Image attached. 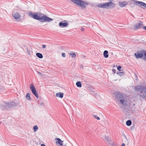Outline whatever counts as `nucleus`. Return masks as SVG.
<instances>
[{
	"mask_svg": "<svg viewBox=\"0 0 146 146\" xmlns=\"http://www.w3.org/2000/svg\"><path fill=\"white\" fill-rule=\"evenodd\" d=\"M105 139H106V140L108 142H109L110 139L109 138V137H106Z\"/></svg>",
	"mask_w": 146,
	"mask_h": 146,
	"instance_id": "c85d7f7f",
	"label": "nucleus"
},
{
	"mask_svg": "<svg viewBox=\"0 0 146 146\" xmlns=\"http://www.w3.org/2000/svg\"><path fill=\"white\" fill-rule=\"evenodd\" d=\"M26 50L29 56L31 55L32 52L31 48H27Z\"/></svg>",
	"mask_w": 146,
	"mask_h": 146,
	"instance_id": "f3484780",
	"label": "nucleus"
},
{
	"mask_svg": "<svg viewBox=\"0 0 146 146\" xmlns=\"http://www.w3.org/2000/svg\"><path fill=\"white\" fill-rule=\"evenodd\" d=\"M112 71L113 72H114V74H115V72H116V70L114 69H112Z\"/></svg>",
	"mask_w": 146,
	"mask_h": 146,
	"instance_id": "473e14b6",
	"label": "nucleus"
},
{
	"mask_svg": "<svg viewBox=\"0 0 146 146\" xmlns=\"http://www.w3.org/2000/svg\"><path fill=\"white\" fill-rule=\"evenodd\" d=\"M72 52H71L69 54L70 56H71L72 57L75 58L76 56V54L75 53H72Z\"/></svg>",
	"mask_w": 146,
	"mask_h": 146,
	"instance_id": "aec40b11",
	"label": "nucleus"
},
{
	"mask_svg": "<svg viewBox=\"0 0 146 146\" xmlns=\"http://www.w3.org/2000/svg\"><path fill=\"white\" fill-rule=\"evenodd\" d=\"M121 146H125V144L124 143H122Z\"/></svg>",
	"mask_w": 146,
	"mask_h": 146,
	"instance_id": "e433bc0d",
	"label": "nucleus"
},
{
	"mask_svg": "<svg viewBox=\"0 0 146 146\" xmlns=\"http://www.w3.org/2000/svg\"><path fill=\"white\" fill-rule=\"evenodd\" d=\"M71 1L83 8H86V6L88 5L87 3L84 2L81 0H71Z\"/></svg>",
	"mask_w": 146,
	"mask_h": 146,
	"instance_id": "423d86ee",
	"label": "nucleus"
},
{
	"mask_svg": "<svg viewBox=\"0 0 146 146\" xmlns=\"http://www.w3.org/2000/svg\"><path fill=\"white\" fill-rule=\"evenodd\" d=\"M36 55L39 58H42L43 57L42 54L40 53H37L36 54Z\"/></svg>",
	"mask_w": 146,
	"mask_h": 146,
	"instance_id": "6ab92c4d",
	"label": "nucleus"
},
{
	"mask_svg": "<svg viewBox=\"0 0 146 146\" xmlns=\"http://www.w3.org/2000/svg\"><path fill=\"white\" fill-rule=\"evenodd\" d=\"M26 98L28 100H31V98L30 97V95L29 93H27L26 96Z\"/></svg>",
	"mask_w": 146,
	"mask_h": 146,
	"instance_id": "412c9836",
	"label": "nucleus"
},
{
	"mask_svg": "<svg viewBox=\"0 0 146 146\" xmlns=\"http://www.w3.org/2000/svg\"><path fill=\"white\" fill-rule=\"evenodd\" d=\"M56 140H57L56 142V144H59L60 145H63L62 143L63 141H62L59 138H57L56 139Z\"/></svg>",
	"mask_w": 146,
	"mask_h": 146,
	"instance_id": "4468645a",
	"label": "nucleus"
},
{
	"mask_svg": "<svg viewBox=\"0 0 146 146\" xmlns=\"http://www.w3.org/2000/svg\"><path fill=\"white\" fill-rule=\"evenodd\" d=\"M36 72L37 73L38 75H39L40 76V75L42 76V74L41 73L39 72L38 71H36Z\"/></svg>",
	"mask_w": 146,
	"mask_h": 146,
	"instance_id": "2f4dec72",
	"label": "nucleus"
},
{
	"mask_svg": "<svg viewBox=\"0 0 146 146\" xmlns=\"http://www.w3.org/2000/svg\"><path fill=\"white\" fill-rule=\"evenodd\" d=\"M142 28L144 30H145L146 31V26H143L142 27Z\"/></svg>",
	"mask_w": 146,
	"mask_h": 146,
	"instance_id": "72a5a7b5",
	"label": "nucleus"
},
{
	"mask_svg": "<svg viewBox=\"0 0 146 146\" xmlns=\"http://www.w3.org/2000/svg\"><path fill=\"white\" fill-rule=\"evenodd\" d=\"M1 124V122H0V124Z\"/></svg>",
	"mask_w": 146,
	"mask_h": 146,
	"instance_id": "c03bdc74",
	"label": "nucleus"
},
{
	"mask_svg": "<svg viewBox=\"0 0 146 146\" xmlns=\"http://www.w3.org/2000/svg\"><path fill=\"white\" fill-rule=\"evenodd\" d=\"M94 88H90V90H91L92 92H94Z\"/></svg>",
	"mask_w": 146,
	"mask_h": 146,
	"instance_id": "c9c22d12",
	"label": "nucleus"
},
{
	"mask_svg": "<svg viewBox=\"0 0 146 146\" xmlns=\"http://www.w3.org/2000/svg\"><path fill=\"white\" fill-rule=\"evenodd\" d=\"M13 16L15 19H18V20L19 21L21 20V19H20L21 15L18 13L17 12L13 13Z\"/></svg>",
	"mask_w": 146,
	"mask_h": 146,
	"instance_id": "9b49d317",
	"label": "nucleus"
},
{
	"mask_svg": "<svg viewBox=\"0 0 146 146\" xmlns=\"http://www.w3.org/2000/svg\"><path fill=\"white\" fill-rule=\"evenodd\" d=\"M30 89L32 93L37 98L38 97V96L37 92H36L35 88L33 84H31L30 86Z\"/></svg>",
	"mask_w": 146,
	"mask_h": 146,
	"instance_id": "6e6552de",
	"label": "nucleus"
},
{
	"mask_svg": "<svg viewBox=\"0 0 146 146\" xmlns=\"http://www.w3.org/2000/svg\"><path fill=\"white\" fill-rule=\"evenodd\" d=\"M117 74H118L120 76H122L123 75H124L125 74V73L124 72H118L117 73Z\"/></svg>",
	"mask_w": 146,
	"mask_h": 146,
	"instance_id": "4be33fe9",
	"label": "nucleus"
},
{
	"mask_svg": "<svg viewBox=\"0 0 146 146\" xmlns=\"http://www.w3.org/2000/svg\"><path fill=\"white\" fill-rule=\"evenodd\" d=\"M76 84L78 87H82V84L80 82H77L76 83Z\"/></svg>",
	"mask_w": 146,
	"mask_h": 146,
	"instance_id": "b1692460",
	"label": "nucleus"
},
{
	"mask_svg": "<svg viewBox=\"0 0 146 146\" xmlns=\"http://www.w3.org/2000/svg\"><path fill=\"white\" fill-rule=\"evenodd\" d=\"M136 91L139 92V96L142 98L146 100V87L143 85H138L135 88Z\"/></svg>",
	"mask_w": 146,
	"mask_h": 146,
	"instance_id": "7ed1b4c3",
	"label": "nucleus"
},
{
	"mask_svg": "<svg viewBox=\"0 0 146 146\" xmlns=\"http://www.w3.org/2000/svg\"><path fill=\"white\" fill-rule=\"evenodd\" d=\"M135 55L137 58H141L143 57L142 51L140 53H135Z\"/></svg>",
	"mask_w": 146,
	"mask_h": 146,
	"instance_id": "ddd939ff",
	"label": "nucleus"
},
{
	"mask_svg": "<svg viewBox=\"0 0 146 146\" xmlns=\"http://www.w3.org/2000/svg\"><path fill=\"white\" fill-rule=\"evenodd\" d=\"M128 3L127 1H121V2H119V4L121 7H123L125 6Z\"/></svg>",
	"mask_w": 146,
	"mask_h": 146,
	"instance_id": "f8f14e48",
	"label": "nucleus"
},
{
	"mask_svg": "<svg viewBox=\"0 0 146 146\" xmlns=\"http://www.w3.org/2000/svg\"><path fill=\"white\" fill-rule=\"evenodd\" d=\"M112 146H118L115 142L112 143L111 144Z\"/></svg>",
	"mask_w": 146,
	"mask_h": 146,
	"instance_id": "bb28decb",
	"label": "nucleus"
},
{
	"mask_svg": "<svg viewBox=\"0 0 146 146\" xmlns=\"http://www.w3.org/2000/svg\"><path fill=\"white\" fill-rule=\"evenodd\" d=\"M64 146H67L65 145Z\"/></svg>",
	"mask_w": 146,
	"mask_h": 146,
	"instance_id": "a18cd8bd",
	"label": "nucleus"
},
{
	"mask_svg": "<svg viewBox=\"0 0 146 146\" xmlns=\"http://www.w3.org/2000/svg\"><path fill=\"white\" fill-rule=\"evenodd\" d=\"M81 30L82 31H83L84 30V28H82L81 29Z\"/></svg>",
	"mask_w": 146,
	"mask_h": 146,
	"instance_id": "4c0bfd02",
	"label": "nucleus"
},
{
	"mask_svg": "<svg viewBox=\"0 0 146 146\" xmlns=\"http://www.w3.org/2000/svg\"><path fill=\"white\" fill-rule=\"evenodd\" d=\"M68 25V23L66 21H62L59 24V26L62 28L66 27Z\"/></svg>",
	"mask_w": 146,
	"mask_h": 146,
	"instance_id": "9d476101",
	"label": "nucleus"
},
{
	"mask_svg": "<svg viewBox=\"0 0 146 146\" xmlns=\"http://www.w3.org/2000/svg\"><path fill=\"white\" fill-rule=\"evenodd\" d=\"M126 124L127 126H130L131 124V121L130 120L127 121L126 122Z\"/></svg>",
	"mask_w": 146,
	"mask_h": 146,
	"instance_id": "5701e85b",
	"label": "nucleus"
},
{
	"mask_svg": "<svg viewBox=\"0 0 146 146\" xmlns=\"http://www.w3.org/2000/svg\"><path fill=\"white\" fill-rule=\"evenodd\" d=\"M135 4L143 9H146V4L144 2L136 1L135 2Z\"/></svg>",
	"mask_w": 146,
	"mask_h": 146,
	"instance_id": "0eeeda50",
	"label": "nucleus"
},
{
	"mask_svg": "<svg viewBox=\"0 0 146 146\" xmlns=\"http://www.w3.org/2000/svg\"><path fill=\"white\" fill-rule=\"evenodd\" d=\"M143 59L146 61V51L145 50L142 51Z\"/></svg>",
	"mask_w": 146,
	"mask_h": 146,
	"instance_id": "2eb2a0df",
	"label": "nucleus"
},
{
	"mask_svg": "<svg viewBox=\"0 0 146 146\" xmlns=\"http://www.w3.org/2000/svg\"><path fill=\"white\" fill-rule=\"evenodd\" d=\"M94 117L95 119H98V120H100V118L99 117H98L97 116V115H94Z\"/></svg>",
	"mask_w": 146,
	"mask_h": 146,
	"instance_id": "a878e982",
	"label": "nucleus"
},
{
	"mask_svg": "<svg viewBox=\"0 0 146 146\" xmlns=\"http://www.w3.org/2000/svg\"><path fill=\"white\" fill-rule=\"evenodd\" d=\"M143 22L141 21H139V23L136 24L134 26V28L135 30L138 29L142 27L143 25Z\"/></svg>",
	"mask_w": 146,
	"mask_h": 146,
	"instance_id": "1a4fd4ad",
	"label": "nucleus"
},
{
	"mask_svg": "<svg viewBox=\"0 0 146 146\" xmlns=\"http://www.w3.org/2000/svg\"><path fill=\"white\" fill-rule=\"evenodd\" d=\"M16 106V104L14 102H10L8 103H4L3 105L0 106V108L4 110L5 109H7L8 108H10L13 106Z\"/></svg>",
	"mask_w": 146,
	"mask_h": 146,
	"instance_id": "39448f33",
	"label": "nucleus"
},
{
	"mask_svg": "<svg viewBox=\"0 0 146 146\" xmlns=\"http://www.w3.org/2000/svg\"><path fill=\"white\" fill-rule=\"evenodd\" d=\"M38 129V127L37 125H35L33 127V129L35 132H36Z\"/></svg>",
	"mask_w": 146,
	"mask_h": 146,
	"instance_id": "393cba45",
	"label": "nucleus"
},
{
	"mask_svg": "<svg viewBox=\"0 0 146 146\" xmlns=\"http://www.w3.org/2000/svg\"><path fill=\"white\" fill-rule=\"evenodd\" d=\"M42 47L43 48H46V45L44 44L42 45Z\"/></svg>",
	"mask_w": 146,
	"mask_h": 146,
	"instance_id": "f704fd0d",
	"label": "nucleus"
},
{
	"mask_svg": "<svg viewBox=\"0 0 146 146\" xmlns=\"http://www.w3.org/2000/svg\"><path fill=\"white\" fill-rule=\"evenodd\" d=\"M62 57H64V58L66 56V55H65V53H62Z\"/></svg>",
	"mask_w": 146,
	"mask_h": 146,
	"instance_id": "7c9ffc66",
	"label": "nucleus"
},
{
	"mask_svg": "<svg viewBox=\"0 0 146 146\" xmlns=\"http://www.w3.org/2000/svg\"><path fill=\"white\" fill-rule=\"evenodd\" d=\"M63 94L61 92H59L56 94V96L57 97H60L61 98H63Z\"/></svg>",
	"mask_w": 146,
	"mask_h": 146,
	"instance_id": "dca6fc26",
	"label": "nucleus"
},
{
	"mask_svg": "<svg viewBox=\"0 0 146 146\" xmlns=\"http://www.w3.org/2000/svg\"><path fill=\"white\" fill-rule=\"evenodd\" d=\"M125 138H126V137L125 136Z\"/></svg>",
	"mask_w": 146,
	"mask_h": 146,
	"instance_id": "37998d69",
	"label": "nucleus"
},
{
	"mask_svg": "<svg viewBox=\"0 0 146 146\" xmlns=\"http://www.w3.org/2000/svg\"><path fill=\"white\" fill-rule=\"evenodd\" d=\"M108 52L107 50H105L104 52V56L105 58H107L108 56Z\"/></svg>",
	"mask_w": 146,
	"mask_h": 146,
	"instance_id": "a211bd4d",
	"label": "nucleus"
},
{
	"mask_svg": "<svg viewBox=\"0 0 146 146\" xmlns=\"http://www.w3.org/2000/svg\"><path fill=\"white\" fill-rule=\"evenodd\" d=\"M115 97L117 99L119 100L121 104L124 106H128L127 97L125 94L119 92H117L114 93Z\"/></svg>",
	"mask_w": 146,
	"mask_h": 146,
	"instance_id": "f03ea898",
	"label": "nucleus"
},
{
	"mask_svg": "<svg viewBox=\"0 0 146 146\" xmlns=\"http://www.w3.org/2000/svg\"><path fill=\"white\" fill-rule=\"evenodd\" d=\"M28 15L34 19L38 20L42 22H44L46 21L50 22L53 20L52 19L49 18L46 16L40 15L38 16L36 13H33L31 12H29L28 13Z\"/></svg>",
	"mask_w": 146,
	"mask_h": 146,
	"instance_id": "f257e3e1",
	"label": "nucleus"
},
{
	"mask_svg": "<svg viewBox=\"0 0 146 146\" xmlns=\"http://www.w3.org/2000/svg\"><path fill=\"white\" fill-rule=\"evenodd\" d=\"M135 104H133V106H135Z\"/></svg>",
	"mask_w": 146,
	"mask_h": 146,
	"instance_id": "a19ab883",
	"label": "nucleus"
},
{
	"mask_svg": "<svg viewBox=\"0 0 146 146\" xmlns=\"http://www.w3.org/2000/svg\"><path fill=\"white\" fill-rule=\"evenodd\" d=\"M121 66H119L117 67V69L119 71H121Z\"/></svg>",
	"mask_w": 146,
	"mask_h": 146,
	"instance_id": "cd10ccee",
	"label": "nucleus"
},
{
	"mask_svg": "<svg viewBox=\"0 0 146 146\" xmlns=\"http://www.w3.org/2000/svg\"><path fill=\"white\" fill-rule=\"evenodd\" d=\"M61 146H64L63 145H61Z\"/></svg>",
	"mask_w": 146,
	"mask_h": 146,
	"instance_id": "79ce46f5",
	"label": "nucleus"
},
{
	"mask_svg": "<svg viewBox=\"0 0 146 146\" xmlns=\"http://www.w3.org/2000/svg\"><path fill=\"white\" fill-rule=\"evenodd\" d=\"M115 6V4L111 2L99 3L97 5V6L99 8L108 9L112 8Z\"/></svg>",
	"mask_w": 146,
	"mask_h": 146,
	"instance_id": "20e7f679",
	"label": "nucleus"
},
{
	"mask_svg": "<svg viewBox=\"0 0 146 146\" xmlns=\"http://www.w3.org/2000/svg\"><path fill=\"white\" fill-rule=\"evenodd\" d=\"M4 89V88L3 86H0V91H2Z\"/></svg>",
	"mask_w": 146,
	"mask_h": 146,
	"instance_id": "c756f323",
	"label": "nucleus"
},
{
	"mask_svg": "<svg viewBox=\"0 0 146 146\" xmlns=\"http://www.w3.org/2000/svg\"><path fill=\"white\" fill-rule=\"evenodd\" d=\"M41 146H45V145L44 144H41Z\"/></svg>",
	"mask_w": 146,
	"mask_h": 146,
	"instance_id": "58836bf2",
	"label": "nucleus"
},
{
	"mask_svg": "<svg viewBox=\"0 0 146 146\" xmlns=\"http://www.w3.org/2000/svg\"><path fill=\"white\" fill-rule=\"evenodd\" d=\"M80 68H83V66L82 65H80Z\"/></svg>",
	"mask_w": 146,
	"mask_h": 146,
	"instance_id": "ea45409f",
	"label": "nucleus"
}]
</instances>
